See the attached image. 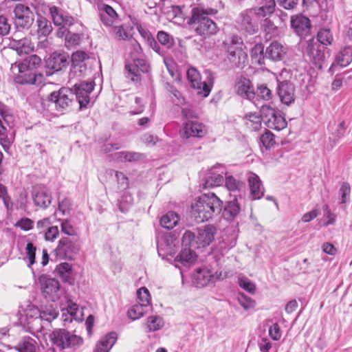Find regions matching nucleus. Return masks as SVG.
<instances>
[{
  "mask_svg": "<svg viewBox=\"0 0 352 352\" xmlns=\"http://www.w3.org/2000/svg\"><path fill=\"white\" fill-rule=\"evenodd\" d=\"M240 210V203L239 202L237 195H234L233 200H230L227 202L224 208L223 215L226 219H232L237 216Z\"/></svg>",
  "mask_w": 352,
  "mask_h": 352,
  "instance_id": "72a5a7b5",
  "label": "nucleus"
},
{
  "mask_svg": "<svg viewBox=\"0 0 352 352\" xmlns=\"http://www.w3.org/2000/svg\"><path fill=\"white\" fill-rule=\"evenodd\" d=\"M151 309V308H150V305L137 303L133 305L128 310L127 315L129 318L135 320L142 317Z\"/></svg>",
  "mask_w": 352,
  "mask_h": 352,
  "instance_id": "f704fd0d",
  "label": "nucleus"
},
{
  "mask_svg": "<svg viewBox=\"0 0 352 352\" xmlns=\"http://www.w3.org/2000/svg\"><path fill=\"white\" fill-rule=\"evenodd\" d=\"M144 154L137 152L121 151L115 153L114 158L122 162H132L142 160Z\"/></svg>",
  "mask_w": 352,
  "mask_h": 352,
  "instance_id": "e433bc0d",
  "label": "nucleus"
},
{
  "mask_svg": "<svg viewBox=\"0 0 352 352\" xmlns=\"http://www.w3.org/2000/svg\"><path fill=\"white\" fill-rule=\"evenodd\" d=\"M97 8L100 21L103 25L109 28L116 23L118 15L111 6L105 3H98Z\"/></svg>",
  "mask_w": 352,
  "mask_h": 352,
  "instance_id": "dca6fc26",
  "label": "nucleus"
},
{
  "mask_svg": "<svg viewBox=\"0 0 352 352\" xmlns=\"http://www.w3.org/2000/svg\"><path fill=\"white\" fill-rule=\"evenodd\" d=\"M12 45L19 54H28L34 49L30 41L26 38L19 40L13 38Z\"/></svg>",
  "mask_w": 352,
  "mask_h": 352,
  "instance_id": "ea45409f",
  "label": "nucleus"
},
{
  "mask_svg": "<svg viewBox=\"0 0 352 352\" xmlns=\"http://www.w3.org/2000/svg\"><path fill=\"white\" fill-rule=\"evenodd\" d=\"M264 47L262 44H256L251 50V56L252 58H254L256 61H257L259 64L261 63V60H263L265 56L263 55L264 54Z\"/></svg>",
  "mask_w": 352,
  "mask_h": 352,
  "instance_id": "13d9d810",
  "label": "nucleus"
},
{
  "mask_svg": "<svg viewBox=\"0 0 352 352\" xmlns=\"http://www.w3.org/2000/svg\"><path fill=\"white\" fill-rule=\"evenodd\" d=\"M291 26L294 32L300 36H306L311 29L309 19L301 14L292 16Z\"/></svg>",
  "mask_w": 352,
  "mask_h": 352,
  "instance_id": "4be33fe9",
  "label": "nucleus"
},
{
  "mask_svg": "<svg viewBox=\"0 0 352 352\" xmlns=\"http://www.w3.org/2000/svg\"><path fill=\"white\" fill-rule=\"evenodd\" d=\"M225 182L226 188L230 193H233V197H234V195H237V197L241 199L245 190V183L231 175L226 177Z\"/></svg>",
  "mask_w": 352,
  "mask_h": 352,
  "instance_id": "c756f323",
  "label": "nucleus"
},
{
  "mask_svg": "<svg viewBox=\"0 0 352 352\" xmlns=\"http://www.w3.org/2000/svg\"><path fill=\"white\" fill-rule=\"evenodd\" d=\"M269 335L274 340H280L282 334L278 324L274 323L270 327Z\"/></svg>",
  "mask_w": 352,
  "mask_h": 352,
  "instance_id": "774afa93",
  "label": "nucleus"
},
{
  "mask_svg": "<svg viewBox=\"0 0 352 352\" xmlns=\"http://www.w3.org/2000/svg\"><path fill=\"white\" fill-rule=\"evenodd\" d=\"M351 61L352 47H346L337 54L335 61L332 63L329 70L334 72L337 67H346L349 65Z\"/></svg>",
  "mask_w": 352,
  "mask_h": 352,
  "instance_id": "bb28decb",
  "label": "nucleus"
},
{
  "mask_svg": "<svg viewBox=\"0 0 352 352\" xmlns=\"http://www.w3.org/2000/svg\"><path fill=\"white\" fill-rule=\"evenodd\" d=\"M50 10L54 25L57 26H71L74 24V19L64 13L57 7L53 6L50 8Z\"/></svg>",
  "mask_w": 352,
  "mask_h": 352,
  "instance_id": "cd10ccee",
  "label": "nucleus"
},
{
  "mask_svg": "<svg viewBox=\"0 0 352 352\" xmlns=\"http://www.w3.org/2000/svg\"><path fill=\"white\" fill-rule=\"evenodd\" d=\"M239 284L241 287L247 292L253 294L255 292L256 286L251 280L247 278H241L239 279Z\"/></svg>",
  "mask_w": 352,
  "mask_h": 352,
  "instance_id": "0e129e2a",
  "label": "nucleus"
},
{
  "mask_svg": "<svg viewBox=\"0 0 352 352\" xmlns=\"http://www.w3.org/2000/svg\"><path fill=\"white\" fill-rule=\"evenodd\" d=\"M58 314L54 309H46L41 312H38V317L42 320H46L51 322L54 319L56 318Z\"/></svg>",
  "mask_w": 352,
  "mask_h": 352,
  "instance_id": "5fc2aeb1",
  "label": "nucleus"
},
{
  "mask_svg": "<svg viewBox=\"0 0 352 352\" xmlns=\"http://www.w3.org/2000/svg\"><path fill=\"white\" fill-rule=\"evenodd\" d=\"M80 37L78 34L67 32L65 36V43L67 46H74L79 44Z\"/></svg>",
  "mask_w": 352,
  "mask_h": 352,
  "instance_id": "69168bd1",
  "label": "nucleus"
},
{
  "mask_svg": "<svg viewBox=\"0 0 352 352\" xmlns=\"http://www.w3.org/2000/svg\"><path fill=\"white\" fill-rule=\"evenodd\" d=\"M254 14L252 10H247L242 12L237 19L240 28L249 34H254L256 31V25L252 21Z\"/></svg>",
  "mask_w": 352,
  "mask_h": 352,
  "instance_id": "393cba45",
  "label": "nucleus"
},
{
  "mask_svg": "<svg viewBox=\"0 0 352 352\" xmlns=\"http://www.w3.org/2000/svg\"><path fill=\"white\" fill-rule=\"evenodd\" d=\"M216 232L215 227L212 225L199 228L196 236V243L202 247L209 245L214 239Z\"/></svg>",
  "mask_w": 352,
  "mask_h": 352,
  "instance_id": "aec40b11",
  "label": "nucleus"
},
{
  "mask_svg": "<svg viewBox=\"0 0 352 352\" xmlns=\"http://www.w3.org/2000/svg\"><path fill=\"white\" fill-rule=\"evenodd\" d=\"M78 252V245L68 237L62 238L55 249L56 256L60 259L72 260Z\"/></svg>",
  "mask_w": 352,
  "mask_h": 352,
  "instance_id": "9b49d317",
  "label": "nucleus"
},
{
  "mask_svg": "<svg viewBox=\"0 0 352 352\" xmlns=\"http://www.w3.org/2000/svg\"><path fill=\"white\" fill-rule=\"evenodd\" d=\"M278 94L281 102L287 106L291 105L296 99L294 85L287 81L278 84Z\"/></svg>",
  "mask_w": 352,
  "mask_h": 352,
  "instance_id": "a211bd4d",
  "label": "nucleus"
},
{
  "mask_svg": "<svg viewBox=\"0 0 352 352\" xmlns=\"http://www.w3.org/2000/svg\"><path fill=\"white\" fill-rule=\"evenodd\" d=\"M323 212L324 217L327 219L324 226L333 225L336 222V214L331 211L329 206L327 204L323 206Z\"/></svg>",
  "mask_w": 352,
  "mask_h": 352,
  "instance_id": "680f3d73",
  "label": "nucleus"
},
{
  "mask_svg": "<svg viewBox=\"0 0 352 352\" xmlns=\"http://www.w3.org/2000/svg\"><path fill=\"white\" fill-rule=\"evenodd\" d=\"M149 69L148 63L142 56L133 57L125 64V76L138 83L140 82L142 74L147 73Z\"/></svg>",
  "mask_w": 352,
  "mask_h": 352,
  "instance_id": "39448f33",
  "label": "nucleus"
},
{
  "mask_svg": "<svg viewBox=\"0 0 352 352\" xmlns=\"http://www.w3.org/2000/svg\"><path fill=\"white\" fill-rule=\"evenodd\" d=\"M306 54L311 61L317 68L321 69L325 60L324 53L319 43L314 40L307 43Z\"/></svg>",
  "mask_w": 352,
  "mask_h": 352,
  "instance_id": "2eb2a0df",
  "label": "nucleus"
},
{
  "mask_svg": "<svg viewBox=\"0 0 352 352\" xmlns=\"http://www.w3.org/2000/svg\"><path fill=\"white\" fill-rule=\"evenodd\" d=\"M256 94L258 97L266 101H269L272 98L271 90L264 84L258 85Z\"/></svg>",
  "mask_w": 352,
  "mask_h": 352,
  "instance_id": "6e6d98bb",
  "label": "nucleus"
},
{
  "mask_svg": "<svg viewBox=\"0 0 352 352\" xmlns=\"http://www.w3.org/2000/svg\"><path fill=\"white\" fill-rule=\"evenodd\" d=\"M144 326L147 332L157 331L164 327V320L160 316H151L146 318Z\"/></svg>",
  "mask_w": 352,
  "mask_h": 352,
  "instance_id": "c9c22d12",
  "label": "nucleus"
},
{
  "mask_svg": "<svg viewBox=\"0 0 352 352\" xmlns=\"http://www.w3.org/2000/svg\"><path fill=\"white\" fill-rule=\"evenodd\" d=\"M218 12L212 8L195 7L191 10V16L187 19V24L193 26L195 32L201 36L208 37L215 34L219 29L215 22L208 16Z\"/></svg>",
  "mask_w": 352,
  "mask_h": 352,
  "instance_id": "f257e3e1",
  "label": "nucleus"
},
{
  "mask_svg": "<svg viewBox=\"0 0 352 352\" xmlns=\"http://www.w3.org/2000/svg\"><path fill=\"white\" fill-rule=\"evenodd\" d=\"M72 73L76 74L78 71L81 74L86 69L84 61L89 58V55L83 51H76L72 55Z\"/></svg>",
  "mask_w": 352,
  "mask_h": 352,
  "instance_id": "2f4dec72",
  "label": "nucleus"
},
{
  "mask_svg": "<svg viewBox=\"0 0 352 352\" xmlns=\"http://www.w3.org/2000/svg\"><path fill=\"white\" fill-rule=\"evenodd\" d=\"M206 80L201 81V75L195 67H190L187 70V78L191 87L196 89L197 94L202 97H207L214 85V75L211 72H206Z\"/></svg>",
  "mask_w": 352,
  "mask_h": 352,
  "instance_id": "20e7f679",
  "label": "nucleus"
},
{
  "mask_svg": "<svg viewBox=\"0 0 352 352\" xmlns=\"http://www.w3.org/2000/svg\"><path fill=\"white\" fill-rule=\"evenodd\" d=\"M248 181L250 193L254 199H259L264 195V188L259 177L252 173L248 174Z\"/></svg>",
  "mask_w": 352,
  "mask_h": 352,
  "instance_id": "c85d7f7f",
  "label": "nucleus"
},
{
  "mask_svg": "<svg viewBox=\"0 0 352 352\" xmlns=\"http://www.w3.org/2000/svg\"><path fill=\"white\" fill-rule=\"evenodd\" d=\"M157 38L158 41L167 48H170L174 45V40L173 37L164 31H160L157 33Z\"/></svg>",
  "mask_w": 352,
  "mask_h": 352,
  "instance_id": "603ef678",
  "label": "nucleus"
},
{
  "mask_svg": "<svg viewBox=\"0 0 352 352\" xmlns=\"http://www.w3.org/2000/svg\"><path fill=\"white\" fill-rule=\"evenodd\" d=\"M260 140L262 143V144L266 148H270L275 144L276 142L274 140V134L270 131H266L265 133L261 135L260 138Z\"/></svg>",
  "mask_w": 352,
  "mask_h": 352,
  "instance_id": "4d7b16f0",
  "label": "nucleus"
},
{
  "mask_svg": "<svg viewBox=\"0 0 352 352\" xmlns=\"http://www.w3.org/2000/svg\"><path fill=\"white\" fill-rule=\"evenodd\" d=\"M240 38L232 35L223 43V47L227 52V58L230 63L235 67H241L247 59V54L241 47Z\"/></svg>",
  "mask_w": 352,
  "mask_h": 352,
  "instance_id": "7ed1b4c3",
  "label": "nucleus"
},
{
  "mask_svg": "<svg viewBox=\"0 0 352 352\" xmlns=\"http://www.w3.org/2000/svg\"><path fill=\"white\" fill-rule=\"evenodd\" d=\"M223 202L214 193L204 194L191 206L192 216L197 222L211 219L221 210Z\"/></svg>",
  "mask_w": 352,
  "mask_h": 352,
  "instance_id": "f03ea898",
  "label": "nucleus"
},
{
  "mask_svg": "<svg viewBox=\"0 0 352 352\" xmlns=\"http://www.w3.org/2000/svg\"><path fill=\"white\" fill-rule=\"evenodd\" d=\"M109 32L113 37L119 40L126 41L131 37L130 32L122 25H113L109 28Z\"/></svg>",
  "mask_w": 352,
  "mask_h": 352,
  "instance_id": "c03bdc74",
  "label": "nucleus"
},
{
  "mask_svg": "<svg viewBox=\"0 0 352 352\" xmlns=\"http://www.w3.org/2000/svg\"><path fill=\"white\" fill-rule=\"evenodd\" d=\"M53 343L60 349L76 347L82 344V338L63 329L54 330L50 335Z\"/></svg>",
  "mask_w": 352,
  "mask_h": 352,
  "instance_id": "423d86ee",
  "label": "nucleus"
},
{
  "mask_svg": "<svg viewBox=\"0 0 352 352\" xmlns=\"http://www.w3.org/2000/svg\"><path fill=\"white\" fill-rule=\"evenodd\" d=\"M245 118L246 125L252 130L257 131L261 128V122L263 121L261 114L250 113L245 116Z\"/></svg>",
  "mask_w": 352,
  "mask_h": 352,
  "instance_id": "de8ad7c7",
  "label": "nucleus"
},
{
  "mask_svg": "<svg viewBox=\"0 0 352 352\" xmlns=\"http://www.w3.org/2000/svg\"><path fill=\"white\" fill-rule=\"evenodd\" d=\"M197 259V254L189 247H184L179 254L175 257L174 261L175 266L179 267L182 266H190L193 264Z\"/></svg>",
  "mask_w": 352,
  "mask_h": 352,
  "instance_id": "a878e982",
  "label": "nucleus"
},
{
  "mask_svg": "<svg viewBox=\"0 0 352 352\" xmlns=\"http://www.w3.org/2000/svg\"><path fill=\"white\" fill-rule=\"evenodd\" d=\"M111 172L115 173V175L118 184V188L120 190H124L128 188L129 179L128 177L124 175V173L122 172L115 171L113 170H111Z\"/></svg>",
  "mask_w": 352,
  "mask_h": 352,
  "instance_id": "bf43d9fd",
  "label": "nucleus"
},
{
  "mask_svg": "<svg viewBox=\"0 0 352 352\" xmlns=\"http://www.w3.org/2000/svg\"><path fill=\"white\" fill-rule=\"evenodd\" d=\"M260 111L263 122L268 128L280 131L287 126L285 118L269 105H262Z\"/></svg>",
  "mask_w": 352,
  "mask_h": 352,
  "instance_id": "0eeeda50",
  "label": "nucleus"
},
{
  "mask_svg": "<svg viewBox=\"0 0 352 352\" xmlns=\"http://www.w3.org/2000/svg\"><path fill=\"white\" fill-rule=\"evenodd\" d=\"M34 221L29 218H22L19 220L15 226L21 228L22 230L28 231L33 228Z\"/></svg>",
  "mask_w": 352,
  "mask_h": 352,
  "instance_id": "338daca9",
  "label": "nucleus"
},
{
  "mask_svg": "<svg viewBox=\"0 0 352 352\" xmlns=\"http://www.w3.org/2000/svg\"><path fill=\"white\" fill-rule=\"evenodd\" d=\"M19 74L15 80L19 84H34L36 81L35 74L27 68L25 63H21L18 65Z\"/></svg>",
  "mask_w": 352,
  "mask_h": 352,
  "instance_id": "473e14b6",
  "label": "nucleus"
},
{
  "mask_svg": "<svg viewBox=\"0 0 352 352\" xmlns=\"http://www.w3.org/2000/svg\"><path fill=\"white\" fill-rule=\"evenodd\" d=\"M57 273L63 278V280L69 283L74 281L73 272L72 265L68 263H60L56 267Z\"/></svg>",
  "mask_w": 352,
  "mask_h": 352,
  "instance_id": "37998d69",
  "label": "nucleus"
},
{
  "mask_svg": "<svg viewBox=\"0 0 352 352\" xmlns=\"http://www.w3.org/2000/svg\"><path fill=\"white\" fill-rule=\"evenodd\" d=\"M172 13L173 14V19H175V23H182L184 22L186 19L185 14L183 12V10L181 7L177 6H174L172 7Z\"/></svg>",
  "mask_w": 352,
  "mask_h": 352,
  "instance_id": "e2e57ef3",
  "label": "nucleus"
},
{
  "mask_svg": "<svg viewBox=\"0 0 352 352\" xmlns=\"http://www.w3.org/2000/svg\"><path fill=\"white\" fill-rule=\"evenodd\" d=\"M32 197L35 205L43 208H47L51 204V196L44 187L34 188Z\"/></svg>",
  "mask_w": 352,
  "mask_h": 352,
  "instance_id": "7c9ffc66",
  "label": "nucleus"
},
{
  "mask_svg": "<svg viewBox=\"0 0 352 352\" xmlns=\"http://www.w3.org/2000/svg\"><path fill=\"white\" fill-rule=\"evenodd\" d=\"M38 310L35 308L20 311L19 322L23 327H27L30 330L38 331L41 326V319L38 317Z\"/></svg>",
  "mask_w": 352,
  "mask_h": 352,
  "instance_id": "ddd939ff",
  "label": "nucleus"
},
{
  "mask_svg": "<svg viewBox=\"0 0 352 352\" xmlns=\"http://www.w3.org/2000/svg\"><path fill=\"white\" fill-rule=\"evenodd\" d=\"M317 40L322 45H331L333 41V36L329 28L320 29L317 34Z\"/></svg>",
  "mask_w": 352,
  "mask_h": 352,
  "instance_id": "49530a36",
  "label": "nucleus"
},
{
  "mask_svg": "<svg viewBox=\"0 0 352 352\" xmlns=\"http://www.w3.org/2000/svg\"><path fill=\"white\" fill-rule=\"evenodd\" d=\"M262 27L265 32V37L267 40L277 37L280 34L279 28L270 19L267 18L263 21Z\"/></svg>",
  "mask_w": 352,
  "mask_h": 352,
  "instance_id": "4c0bfd02",
  "label": "nucleus"
},
{
  "mask_svg": "<svg viewBox=\"0 0 352 352\" xmlns=\"http://www.w3.org/2000/svg\"><path fill=\"white\" fill-rule=\"evenodd\" d=\"M38 283L45 298L53 302L59 298L60 284L58 280L42 274L38 277Z\"/></svg>",
  "mask_w": 352,
  "mask_h": 352,
  "instance_id": "6e6552de",
  "label": "nucleus"
},
{
  "mask_svg": "<svg viewBox=\"0 0 352 352\" xmlns=\"http://www.w3.org/2000/svg\"><path fill=\"white\" fill-rule=\"evenodd\" d=\"M287 53V48L278 41L272 42L266 48L265 56L270 60L277 62L284 59Z\"/></svg>",
  "mask_w": 352,
  "mask_h": 352,
  "instance_id": "412c9836",
  "label": "nucleus"
},
{
  "mask_svg": "<svg viewBox=\"0 0 352 352\" xmlns=\"http://www.w3.org/2000/svg\"><path fill=\"white\" fill-rule=\"evenodd\" d=\"M74 94L71 89L61 88L58 91L52 92L50 96V100L54 103L57 110L66 109L72 104Z\"/></svg>",
  "mask_w": 352,
  "mask_h": 352,
  "instance_id": "9d476101",
  "label": "nucleus"
},
{
  "mask_svg": "<svg viewBox=\"0 0 352 352\" xmlns=\"http://www.w3.org/2000/svg\"><path fill=\"white\" fill-rule=\"evenodd\" d=\"M223 173V171H221V173H216L214 172L210 173L205 179L204 183L203 184L204 188L221 185L225 180L222 175Z\"/></svg>",
  "mask_w": 352,
  "mask_h": 352,
  "instance_id": "79ce46f5",
  "label": "nucleus"
},
{
  "mask_svg": "<svg viewBox=\"0 0 352 352\" xmlns=\"http://www.w3.org/2000/svg\"><path fill=\"white\" fill-rule=\"evenodd\" d=\"M137 296L140 300L139 303L150 305V308L152 307L151 303V295L148 289L146 287H142L139 289L137 292Z\"/></svg>",
  "mask_w": 352,
  "mask_h": 352,
  "instance_id": "864d4df0",
  "label": "nucleus"
},
{
  "mask_svg": "<svg viewBox=\"0 0 352 352\" xmlns=\"http://www.w3.org/2000/svg\"><path fill=\"white\" fill-rule=\"evenodd\" d=\"M36 250V247L33 245V243L30 242L28 243L25 250L27 258L29 260V264L28 266L30 268L35 263Z\"/></svg>",
  "mask_w": 352,
  "mask_h": 352,
  "instance_id": "052dcab7",
  "label": "nucleus"
},
{
  "mask_svg": "<svg viewBox=\"0 0 352 352\" xmlns=\"http://www.w3.org/2000/svg\"><path fill=\"white\" fill-rule=\"evenodd\" d=\"M237 300L239 303L245 310L253 309L255 307V300L250 297L247 296L243 293H239L237 296Z\"/></svg>",
  "mask_w": 352,
  "mask_h": 352,
  "instance_id": "3c124183",
  "label": "nucleus"
},
{
  "mask_svg": "<svg viewBox=\"0 0 352 352\" xmlns=\"http://www.w3.org/2000/svg\"><path fill=\"white\" fill-rule=\"evenodd\" d=\"M69 56L67 54L54 52L46 60V73L47 75H52L54 72L66 68L69 64Z\"/></svg>",
  "mask_w": 352,
  "mask_h": 352,
  "instance_id": "f8f14e48",
  "label": "nucleus"
},
{
  "mask_svg": "<svg viewBox=\"0 0 352 352\" xmlns=\"http://www.w3.org/2000/svg\"><path fill=\"white\" fill-rule=\"evenodd\" d=\"M275 0H265L263 6L256 9L254 12L259 16H265L267 14H272L275 10Z\"/></svg>",
  "mask_w": 352,
  "mask_h": 352,
  "instance_id": "09e8293b",
  "label": "nucleus"
},
{
  "mask_svg": "<svg viewBox=\"0 0 352 352\" xmlns=\"http://www.w3.org/2000/svg\"><path fill=\"white\" fill-rule=\"evenodd\" d=\"M207 133L206 126L197 121H188L184 126V134L186 138L190 137L202 138Z\"/></svg>",
  "mask_w": 352,
  "mask_h": 352,
  "instance_id": "5701e85b",
  "label": "nucleus"
},
{
  "mask_svg": "<svg viewBox=\"0 0 352 352\" xmlns=\"http://www.w3.org/2000/svg\"><path fill=\"white\" fill-rule=\"evenodd\" d=\"M15 349L19 352H36V342L30 337H23Z\"/></svg>",
  "mask_w": 352,
  "mask_h": 352,
  "instance_id": "58836bf2",
  "label": "nucleus"
},
{
  "mask_svg": "<svg viewBox=\"0 0 352 352\" xmlns=\"http://www.w3.org/2000/svg\"><path fill=\"white\" fill-rule=\"evenodd\" d=\"M237 95L243 98L252 100L255 98V91L252 82L246 78H240L234 85Z\"/></svg>",
  "mask_w": 352,
  "mask_h": 352,
  "instance_id": "6ab92c4d",
  "label": "nucleus"
},
{
  "mask_svg": "<svg viewBox=\"0 0 352 352\" xmlns=\"http://www.w3.org/2000/svg\"><path fill=\"white\" fill-rule=\"evenodd\" d=\"M226 275L223 276L222 272L217 271L214 274L211 270L204 267L197 270L194 275V283L198 287H203L217 280L223 279Z\"/></svg>",
  "mask_w": 352,
  "mask_h": 352,
  "instance_id": "4468645a",
  "label": "nucleus"
},
{
  "mask_svg": "<svg viewBox=\"0 0 352 352\" xmlns=\"http://www.w3.org/2000/svg\"><path fill=\"white\" fill-rule=\"evenodd\" d=\"M38 32L41 35L46 36L52 30L51 23L45 18L40 17L37 19Z\"/></svg>",
  "mask_w": 352,
  "mask_h": 352,
  "instance_id": "8fccbe9b",
  "label": "nucleus"
},
{
  "mask_svg": "<svg viewBox=\"0 0 352 352\" xmlns=\"http://www.w3.org/2000/svg\"><path fill=\"white\" fill-rule=\"evenodd\" d=\"M14 24L17 28L29 29L34 18L30 8L24 4L17 3L14 8Z\"/></svg>",
  "mask_w": 352,
  "mask_h": 352,
  "instance_id": "1a4fd4ad",
  "label": "nucleus"
},
{
  "mask_svg": "<svg viewBox=\"0 0 352 352\" xmlns=\"http://www.w3.org/2000/svg\"><path fill=\"white\" fill-rule=\"evenodd\" d=\"M175 239L170 234L164 235L157 242L159 255H173L175 253Z\"/></svg>",
  "mask_w": 352,
  "mask_h": 352,
  "instance_id": "b1692460",
  "label": "nucleus"
},
{
  "mask_svg": "<svg viewBox=\"0 0 352 352\" xmlns=\"http://www.w3.org/2000/svg\"><path fill=\"white\" fill-rule=\"evenodd\" d=\"M78 311V306L77 304L69 302V304L65 309H63V320L64 322L69 321L71 322L74 319L78 320L77 313Z\"/></svg>",
  "mask_w": 352,
  "mask_h": 352,
  "instance_id": "a18cd8bd",
  "label": "nucleus"
},
{
  "mask_svg": "<svg viewBox=\"0 0 352 352\" xmlns=\"http://www.w3.org/2000/svg\"><path fill=\"white\" fill-rule=\"evenodd\" d=\"M179 221V217L174 212H168L161 217L160 225L168 230L173 229Z\"/></svg>",
  "mask_w": 352,
  "mask_h": 352,
  "instance_id": "a19ab883",
  "label": "nucleus"
},
{
  "mask_svg": "<svg viewBox=\"0 0 352 352\" xmlns=\"http://www.w3.org/2000/svg\"><path fill=\"white\" fill-rule=\"evenodd\" d=\"M94 82H82L74 85L75 96L80 108L85 107L89 102V94L94 88Z\"/></svg>",
  "mask_w": 352,
  "mask_h": 352,
  "instance_id": "f3484780",
  "label": "nucleus"
}]
</instances>
